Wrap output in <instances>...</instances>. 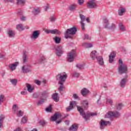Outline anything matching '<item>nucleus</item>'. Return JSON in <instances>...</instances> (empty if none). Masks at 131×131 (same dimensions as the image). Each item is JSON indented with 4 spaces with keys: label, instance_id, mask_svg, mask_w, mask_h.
<instances>
[{
    "label": "nucleus",
    "instance_id": "nucleus-1",
    "mask_svg": "<svg viewBox=\"0 0 131 131\" xmlns=\"http://www.w3.org/2000/svg\"><path fill=\"white\" fill-rule=\"evenodd\" d=\"M81 105V106H77V110L85 120H88L90 118V116H96L97 115V114L95 113L85 114L84 110H88V108H89V101L88 100H84L82 101Z\"/></svg>",
    "mask_w": 131,
    "mask_h": 131
},
{
    "label": "nucleus",
    "instance_id": "nucleus-2",
    "mask_svg": "<svg viewBox=\"0 0 131 131\" xmlns=\"http://www.w3.org/2000/svg\"><path fill=\"white\" fill-rule=\"evenodd\" d=\"M56 80L59 81L58 84H60L58 88L59 92H63L64 89V84L63 82H65L66 79H67V74L66 73H59L56 76Z\"/></svg>",
    "mask_w": 131,
    "mask_h": 131
},
{
    "label": "nucleus",
    "instance_id": "nucleus-3",
    "mask_svg": "<svg viewBox=\"0 0 131 131\" xmlns=\"http://www.w3.org/2000/svg\"><path fill=\"white\" fill-rule=\"evenodd\" d=\"M119 66L118 68L119 74H124L127 73V67L123 64L122 59L119 60Z\"/></svg>",
    "mask_w": 131,
    "mask_h": 131
},
{
    "label": "nucleus",
    "instance_id": "nucleus-4",
    "mask_svg": "<svg viewBox=\"0 0 131 131\" xmlns=\"http://www.w3.org/2000/svg\"><path fill=\"white\" fill-rule=\"evenodd\" d=\"M77 31V29L75 27L67 29L64 33L65 38H72L71 35H74Z\"/></svg>",
    "mask_w": 131,
    "mask_h": 131
},
{
    "label": "nucleus",
    "instance_id": "nucleus-5",
    "mask_svg": "<svg viewBox=\"0 0 131 131\" xmlns=\"http://www.w3.org/2000/svg\"><path fill=\"white\" fill-rule=\"evenodd\" d=\"M76 57V53L74 50H72L68 54L67 59L70 63L74 61V58Z\"/></svg>",
    "mask_w": 131,
    "mask_h": 131
},
{
    "label": "nucleus",
    "instance_id": "nucleus-6",
    "mask_svg": "<svg viewBox=\"0 0 131 131\" xmlns=\"http://www.w3.org/2000/svg\"><path fill=\"white\" fill-rule=\"evenodd\" d=\"M111 117H120V113L118 112H108L105 115V118H111Z\"/></svg>",
    "mask_w": 131,
    "mask_h": 131
},
{
    "label": "nucleus",
    "instance_id": "nucleus-7",
    "mask_svg": "<svg viewBox=\"0 0 131 131\" xmlns=\"http://www.w3.org/2000/svg\"><path fill=\"white\" fill-rule=\"evenodd\" d=\"M88 9H97V3L96 0H90L86 5Z\"/></svg>",
    "mask_w": 131,
    "mask_h": 131
},
{
    "label": "nucleus",
    "instance_id": "nucleus-8",
    "mask_svg": "<svg viewBox=\"0 0 131 131\" xmlns=\"http://www.w3.org/2000/svg\"><path fill=\"white\" fill-rule=\"evenodd\" d=\"M100 129H104L107 125H111V122L109 121H105L101 120L99 123Z\"/></svg>",
    "mask_w": 131,
    "mask_h": 131
},
{
    "label": "nucleus",
    "instance_id": "nucleus-9",
    "mask_svg": "<svg viewBox=\"0 0 131 131\" xmlns=\"http://www.w3.org/2000/svg\"><path fill=\"white\" fill-rule=\"evenodd\" d=\"M40 34V31L38 30L34 31L32 33V35L31 36V38L32 39H36L39 37Z\"/></svg>",
    "mask_w": 131,
    "mask_h": 131
},
{
    "label": "nucleus",
    "instance_id": "nucleus-10",
    "mask_svg": "<svg viewBox=\"0 0 131 131\" xmlns=\"http://www.w3.org/2000/svg\"><path fill=\"white\" fill-rule=\"evenodd\" d=\"M62 115L59 113H56L53 116L50 118V121H56L58 118H61Z\"/></svg>",
    "mask_w": 131,
    "mask_h": 131
},
{
    "label": "nucleus",
    "instance_id": "nucleus-11",
    "mask_svg": "<svg viewBox=\"0 0 131 131\" xmlns=\"http://www.w3.org/2000/svg\"><path fill=\"white\" fill-rule=\"evenodd\" d=\"M115 56H116V52H115V51L112 52V53L110 54L108 56L109 63L113 62V61H114V58H115Z\"/></svg>",
    "mask_w": 131,
    "mask_h": 131
},
{
    "label": "nucleus",
    "instance_id": "nucleus-12",
    "mask_svg": "<svg viewBox=\"0 0 131 131\" xmlns=\"http://www.w3.org/2000/svg\"><path fill=\"white\" fill-rule=\"evenodd\" d=\"M56 54L57 57H61L62 54H63V49L62 47L59 46L56 49Z\"/></svg>",
    "mask_w": 131,
    "mask_h": 131
},
{
    "label": "nucleus",
    "instance_id": "nucleus-13",
    "mask_svg": "<svg viewBox=\"0 0 131 131\" xmlns=\"http://www.w3.org/2000/svg\"><path fill=\"white\" fill-rule=\"evenodd\" d=\"M46 33H51V34H61V32L57 29L55 30H46L45 31Z\"/></svg>",
    "mask_w": 131,
    "mask_h": 131
},
{
    "label": "nucleus",
    "instance_id": "nucleus-14",
    "mask_svg": "<svg viewBox=\"0 0 131 131\" xmlns=\"http://www.w3.org/2000/svg\"><path fill=\"white\" fill-rule=\"evenodd\" d=\"M19 64V62H15L14 63H11L9 65L8 67L11 71H14L17 68V66Z\"/></svg>",
    "mask_w": 131,
    "mask_h": 131
},
{
    "label": "nucleus",
    "instance_id": "nucleus-15",
    "mask_svg": "<svg viewBox=\"0 0 131 131\" xmlns=\"http://www.w3.org/2000/svg\"><path fill=\"white\" fill-rule=\"evenodd\" d=\"M76 106V101H72L70 103V106L66 108L67 111H70L73 109V106Z\"/></svg>",
    "mask_w": 131,
    "mask_h": 131
},
{
    "label": "nucleus",
    "instance_id": "nucleus-16",
    "mask_svg": "<svg viewBox=\"0 0 131 131\" xmlns=\"http://www.w3.org/2000/svg\"><path fill=\"white\" fill-rule=\"evenodd\" d=\"M89 93H90V91L86 89V88H83L81 90V94L83 96V97H86V96L88 95V94H89Z\"/></svg>",
    "mask_w": 131,
    "mask_h": 131
},
{
    "label": "nucleus",
    "instance_id": "nucleus-17",
    "mask_svg": "<svg viewBox=\"0 0 131 131\" xmlns=\"http://www.w3.org/2000/svg\"><path fill=\"white\" fill-rule=\"evenodd\" d=\"M96 59L98 64L100 65V66H103V65H104V60L103 59V57L98 56L96 57Z\"/></svg>",
    "mask_w": 131,
    "mask_h": 131
},
{
    "label": "nucleus",
    "instance_id": "nucleus-18",
    "mask_svg": "<svg viewBox=\"0 0 131 131\" xmlns=\"http://www.w3.org/2000/svg\"><path fill=\"white\" fill-rule=\"evenodd\" d=\"M30 72H31V70L27 68L26 66H24L21 67V73H28Z\"/></svg>",
    "mask_w": 131,
    "mask_h": 131
},
{
    "label": "nucleus",
    "instance_id": "nucleus-19",
    "mask_svg": "<svg viewBox=\"0 0 131 131\" xmlns=\"http://www.w3.org/2000/svg\"><path fill=\"white\" fill-rule=\"evenodd\" d=\"M78 129V126L74 124L72 125L69 128V131H77Z\"/></svg>",
    "mask_w": 131,
    "mask_h": 131
},
{
    "label": "nucleus",
    "instance_id": "nucleus-20",
    "mask_svg": "<svg viewBox=\"0 0 131 131\" xmlns=\"http://www.w3.org/2000/svg\"><path fill=\"white\" fill-rule=\"evenodd\" d=\"M103 25L104 28L108 29V28L110 26V24H109V20H108V19L106 18L103 19Z\"/></svg>",
    "mask_w": 131,
    "mask_h": 131
},
{
    "label": "nucleus",
    "instance_id": "nucleus-21",
    "mask_svg": "<svg viewBox=\"0 0 131 131\" xmlns=\"http://www.w3.org/2000/svg\"><path fill=\"white\" fill-rule=\"evenodd\" d=\"M77 7V4L74 3L70 5L69 7V10L70 11H75V10H76Z\"/></svg>",
    "mask_w": 131,
    "mask_h": 131
},
{
    "label": "nucleus",
    "instance_id": "nucleus-22",
    "mask_svg": "<svg viewBox=\"0 0 131 131\" xmlns=\"http://www.w3.org/2000/svg\"><path fill=\"white\" fill-rule=\"evenodd\" d=\"M26 86L27 91H28V92H29V93H32V92L33 91L34 89L30 85V84H29L28 83H27L26 84Z\"/></svg>",
    "mask_w": 131,
    "mask_h": 131
},
{
    "label": "nucleus",
    "instance_id": "nucleus-23",
    "mask_svg": "<svg viewBox=\"0 0 131 131\" xmlns=\"http://www.w3.org/2000/svg\"><path fill=\"white\" fill-rule=\"evenodd\" d=\"M126 83V78L122 79L120 82V87L123 88H124L125 86Z\"/></svg>",
    "mask_w": 131,
    "mask_h": 131
},
{
    "label": "nucleus",
    "instance_id": "nucleus-24",
    "mask_svg": "<svg viewBox=\"0 0 131 131\" xmlns=\"http://www.w3.org/2000/svg\"><path fill=\"white\" fill-rule=\"evenodd\" d=\"M90 56L92 59V60H95V59H96L97 56V51H93L91 54Z\"/></svg>",
    "mask_w": 131,
    "mask_h": 131
},
{
    "label": "nucleus",
    "instance_id": "nucleus-25",
    "mask_svg": "<svg viewBox=\"0 0 131 131\" xmlns=\"http://www.w3.org/2000/svg\"><path fill=\"white\" fill-rule=\"evenodd\" d=\"M49 97V93L47 91H43L41 94V97L43 98L45 100Z\"/></svg>",
    "mask_w": 131,
    "mask_h": 131
},
{
    "label": "nucleus",
    "instance_id": "nucleus-26",
    "mask_svg": "<svg viewBox=\"0 0 131 131\" xmlns=\"http://www.w3.org/2000/svg\"><path fill=\"white\" fill-rule=\"evenodd\" d=\"M52 99L55 101V102H58L59 101V96H58V94L55 93L52 95Z\"/></svg>",
    "mask_w": 131,
    "mask_h": 131
},
{
    "label": "nucleus",
    "instance_id": "nucleus-27",
    "mask_svg": "<svg viewBox=\"0 0 131 131\" xmlns=\"http://www.w3.org/2000/svg\"><path fill=\"white\" fill-rule=\"evenodd\" d=\"M26 3V0H16V4L19 6H24Z\"/></svg>",
    "mask_w": 131,
    "mask_h": 131
},
{
    "label": "nucleus",
    "instance_id": "nucleus-28",
    "mask_svg": "<svg viewBox=\"0 0 131 131\" xmlns=\"http://www.w3.org/2000/svg\"><path fill=\"white\" fill-rule=\"evenodd\" d=\"M32 13L35 16H36V15H38L39 14V9H38V8H34Z\"/></svg>",
    "mask_w": 131,
    "mask_h": 131
},
{
    "label": "nucleus",
    "instance_id": "nucleus-29",
    "mask_svg": "<svg viewBox=\"0 0 131 131\" xmlns=\"http://www.w3.org/2000/svg\"><path fill=\"white\" fill-rule=\"evenodd\" d=\"M82 47H84V48H86V49L93 47V45L92 43H83L82 44Z\"/></svg>",
    "mask_w": 131,
    "mask_h": 131
},
{
    "label": "nucleus",
    "instance_id": "nucleus-30",
    "mask_svg": "<svg viewBox=\"0 0 131 131\" xmlns=\"http://www.w3.org/2000/svg\"><path fill=\"white\" fill-rule=\"evenodd\" d=\"M16 29L19 31H21V30H24V28L23 27V25L20 24L16 26Z\"/></svg>",
    "mask_w": 131,
    "mask_h": 131
},
{
    "label": "nucleus",
    "instance_id": "nucleus-31",
    "mask_svg": "<svg viewBox=\"0 0 131 131\" xmlns=\"http://www.w3.org/2000/svg\"><path fill=\"white\" fill-rule=\"evenodd\" d=\"M119 27L120 30H121V31H125V28H124V26H123V24H122V23L120 22L119 23Z\"/></svg>",
    "mask_w": 131,
    "mask_h": 131
},
{
    "label": "nucleus",
    "instance_id": "nucleus-32",
    "mask_svg": "<svg viewBox=\"0 0 131 131\" xmlns=\"http://www.w3.org/2000/svg\"><path fill=\"white\" fill-rule=\"evenodd\" d=\"M125 12V9L123 8H121L120 10H118V15L119 16H122L123 13Z\"/></svg>",
    "mask_w": 131,
    "mask_h": 131
},
{
    "label": "nucleus",
    "instance_id": "nucleus-33",
    "mask_svg": "<svg viewBox=\"0 0 131 131\" xmlns=\"http://www.w3.org/2000/svg\"><path fill=\"white\" fill-rule=\"evenodd\" d=\"M54 40L55 41V42H56V43H60V41H61V38L58 37V36H56L53 38Z\"/></svg>",
    "mask_w": 131,
    "mask_h": 131
},
{
    "label": "nucleus",
    "instance_id": "nucleus-34",
    "mask_svg": "<svg viewBox=\"0 0 131 131\" xmlns=\"http://www.w3.org/2000/svg\"><path fill=\"white\" fill-rule=\"evenodd\" d=\"M117 110H121L122 107H123V104L122 103H118L116 105Z\"/></svg>",
    "mask_w": 131,
    "mask_h": 131
},
{
    "label": "nucleus",
    "instance_id": "nucleus-35",
    "mask_svg": "<svg viewBox=\"0 0 131 131\" xmlns=\"http://www.w3.org/2000/svg\"><path fill=\"white\" fill-rule=\"evenodd\" d=\"M48 122H46V121L43 120H41L39 121V125H42V126H45L46 124H47Z\"/></svg>",
    "mask_w": 131,
    "mask_h": 131
},
{
    "label": "nucleus",
    "instance_id": "nucleus-36",
    "mask_svg": "<svg viewBox=\"0 0 131 131\" xmlns=\"http://www.w3.org/2000/svg\"><path fill=\"white\" fill-rule=\"evenodd\" d=\"M45 101H46V99H42L37 102V105L38 106H40V105L43 104L45 103Z\"/></svg>",
    "mask_w": 131,
    "mask_h": 131
},
{
    "label": "nucleus",
    "instance_id": "nucleus-37",
    "mask_svg": "<svg viewBox=\"0 0 131 131\" xmlns=\"http://www.w3.org/2000/svg\"><path fill=\"white\" fill-rule=\"evenodd\" d=\"M27 62V55H26V52H24L23 55V63H26Z\"/></svg>",
    "mask_w": 131,
    "mask_h": 131
},
{
    "label": "nucleus",
    "instance_id": "nucleus-38",
    "mask_svg": "<svg viewBox=\"0 0 131 131\" xmlns=\"http://www.w3.org/2000/svg\"><path fill=\"white\" fill-rule=\"evenodd\" d=\"M80 19H81V22H84L85 21V16H84L83 14H79Z\"/></svg>",
    "mask_w": 131,
    "mask_h": 131
},
{
    "label": "nucleus",
    "instance_id": "nucleus-39",
    "mask_svg": "<svg viewBox=\"0 0 131 131\" xmlns=\"http://www.w3.org/2000/svg\"><path fill=\"white\" fill-rule=\"evenodd\" d=\"M10 82H11L13 85H16L17 84V80L16 79H11Z\"/></svg>",
    "mask_w": 131,
    "mask_h": 131
},
{
    "label": "nucleus",
    "instance_id": "nucleus-40",
    "mask_svg": "<svg viewBox=\"0 0 131 131\" xmlns=\"http://www.w3.org/2000/svg\"><path fill=\"white\" fill-rule=\"evenodd\" d=\"M8 34L9 37H14V32H13V31H12V30L9 31L8 32Z\"/></svg>",
    "mask_w": 131,
    "mask_h": 131
},
{
    "label": "nucleus",
    "instance_id": "nucleus-41",
    "mask_svg": "<svg viewBox=\"0 0 131 131\" xmlns=\"http://www.w3.org/2000/svg\"><path fill=\"white\" fill-rule=\"evenodd\" d=\"M5 100V95H0V106L2 105V103L4 102V100Z\"/></svg>",
    "mask_w": 131,
    "mask_h": 131
},
{
    "label": "nucleus",
    "instance_id": "nucleus-42",
    "mask_svg": "<svg viewBox=\"0 0 131 131\" xmlns=\"http://www.w3.org/2000/svg\"><path fill=\"white\" fill-rule=\"evenodd\" d=\"M27 122V118L26 117H24L21 120L20 123L23 124V123H26Z\"/></svg>",
    "mask_w": 131,
    "mask_h": 131
},
{
    "label": "nucleus",
    "instance_id": "nucleus-43",
    "mask_svg": "<svg viewBox=\"0 0 131 131\" xmlns=\"http://www.w3.org/2000/svg\"><path fill=\"white\" fill-rule=\"evenodd\" d=\"M115 28H116V25L114 24H112L111 25L107 28V29H115Z\"/></svg>",
    "mask_w": 131,
    "mask_h": 131
},
{
    "label": "nucleus",
    "instance_id": "nucleus-44",
    "mask_svg": "<svg viewBox=\"0 0 131 131\" xmlns=\"http://www.w3.org/2000/svg\"><path fill=\"white\" fill-rule=\"evenodd\" d=\"M76 67L78 68V69H83L84 66L82 64H77Z\"/></svg>",
    "mask_w": 131,
    "mask_h": 131
},
{
    "label": "nucleus",
    "instance_id": "nucleus-45",
    "mask_svg": "<svg viewBox=\"0 0 131 131\" xmlns=\"http://www.w3.org/2000/svg\"><path fill=\"white\" fill-rule=\"evenodd\" d=\"M18 109V106H17V104H14L12 106V110L14 112H17V110Z\"/></svg>",
    "mask_w": 131,
    "mask_h": 131
},
{
    "label": "nucleus",
    "instance_id": "nucleus-46",
    "mask_svg": "<svg viewBox=\"0 0 131 131\" xmlns=\"http://www.w3.org/2000/svg\"><path fill=\"white\" fill-rule=\"evenodd\" d=\"M79 75H80L79 73L74 72L73 75V77H79Z\"/></svg>",
    "mask_w": 131,
    "mask_h": 131
},
{
    "label": "nucleus",
    "instance_id": "nucleus-47",
    "mask_svg": "<svg viewBox=\"0 0 131 131\" xmlns=\"http://www.w3.org/2000/svg\"><path fill=\"white\" fill-rule=\"evenodd\" d=\"M77 3H78V5H79L80 6H81V5H83V4L84 3V0H78Z\"/></svg>",
    "mask_w": 131,
    "mask_h": 131
},
{
    "label": "nucleus",
    "instance_id": "nucleus-48",
    "mask_svg": "<svg viewBox=\"0 0 131 131\" xmlns=\"http://www.w3.org/2000/svg\"><path fill=\"white\" fill-rule=\"evenodd\" d=\"M80 24L82 30H83V31H84L85 24H84V23L83 22H80Z\"/></svg>",
    "mask_w": 131,
    "mask_h": 131
},
{
    "label": "nucleus",
    "instance_id": "nucleus-49",
    "mask_svg": "<svg viewBox=\"0 0 131 131\" xmlns=\"http://www.w3.org/2000/svg\"><path fill=\"white\" fill-rule=\"evenodd\" d=\"M46 110L47 112H51L52 111V105H50L48 107L46 108Z\"/></svg>",
    "mask_w": 131,
    "mask_h": 131
},
{
    "label": "nucleus",
    "instance_id": "nucleus-50",
    "mask_svg": "<svg viewBox=\"0 0 131 131\" xmlns=\"http://www.w3.org/2000/svg\"><path fill=\"white\" fill-rule=\"evenodd\" d=\"M34 82L36 84H37V85H40V83H41V82L38 80H35Z\"/></svg>",
    "mask_w": 131,
    "mask_h": 131
},
{
    "label": "nucleus",
    "instance_id": "nucleus-51",
    "mask_svg": "<svg viewBox=\"0 0 131 131\" xmlns=\"http://www.w3.org/2000/svg\"><path fill=\"white\" fill-rule=\"evenodd\" d=\"M83 39H91V38L90 37L89 35L85 34Z\"/></svg>",
    "mask_w": 131,
    "mask_h": 131
},
{
    "label": "nucleus",
    "instance_id": "nucleus-52",
    "mask_svg": "<svg viewBox=\"0 0 131 131\" xmlns=\"http://www.w3.org/2000/svg\"><path fill=\"white\" fill-rule=\"evenodd\" d=\"M112 100L110 99H108L106 100V104H110V105L112 104Z\"/></svg>",
    "mask_w": 131,
    "mask_h": 131
},
{
    "label": "nucleus",
    "instance_id": "nucleus-53",
    "mask_svg": "<svg viewBox=\"0 0 131 131\" xmlns=\"http://www.w3.org/2000/svg\"><path fill=\"white\" fill-rule=\"evenodd\" d=\"M50 21L51 22H55V21H56V18L54 16H51Z\"/></svg>",
    "mask_w": 131,
    "mask_h": 131
},
{
    "label": "nucleus",
    "instance_id": "nucleus-54",
    "mask_svg": "<svg viewBox=\"0 0 131 131\" xmlns=\"http://www.w3.org/2000/svg\"><path fill=\"white\" fill-rule=\"evenodd\" d=\"M3 117H0V128L2 127V126H3Z\"/></svg>",
    "mask_w": 131,
    "mask_h": 131
},
{
    "label": "nucleus",
    "instance_id": "nucleus-55",
    "mask_svg": "<svg viewBox=\"0 0 131 131\" xmlns=\"http://www.w3.org/2000/svg\"><path fill=\"white\" fill-rule=\"evenodd\" d=\"M18 115H19V116H23V112H22L21 111H19L18 113Z\"/></svg>",
    "mask_w": 131,
    "mask_h": 131
},
{
    "label": "nucleus",
    "instance_id": "nucleus-56",
    "mask_svg": "<svg viewBox=\"0 0 131 131\" xmlns=\"http://www.w3.org/2000/svg\"><path fill=\"white\" fill-rule=\"evenodd\" d=\"M73 98L74 99H79L78 96H77V94H73Z\"/></svg>",
    "mask_w": 131,
    "mask_h": 131
},
{
    "label": "nucleus",
    "instance_id": "nucleus-57",
    "mask_svg": "<svg viewBox=\"0 0 131 131\" xmlns=\"http://www.w3.org/2000/svg\"><path fill=\"white\" fill-rule=\"evenodd\" d=\"M40 60L41 62H42V61H43L45 60V56L42 55L40 58Z\"/></svg>",
    "mask_w": 131,
    "mask_h": 131
},
{
    "label": "nucleus",
    "instance_id": "nucleus-58",
    "mask_svg": "<svg viewBox=\"0 0 131 131\" xmlns=\"http://www.w3.org/2000/svg\"><path fill=\"white\" fill-rule=\"evenodd\" d=\"M33 98H37V94L36 93H34L33 95Z\"/></svg>",
    "mask_w": 131,
    "mask_h": 131
},
{
    "label": "nucleus",
    "instance_id": "nucleus-59",
    "mask_svg": "<svg viewBox=\"0 0 131 131\" xmlns=\"http://www.w3.org/2000/svg\"><path fill=\"white\" fill-rule=\"evenodd\" d=\"M62 122V120H59L56 121L57 124H59V123H61Z\"/></svg>",
    "mask_w": 131,
    "mask_h": 131
},
{
    "label": "nucleus",
    "instance_id": "nucleus-60",
    "mask_svg": "<svg viewBox=\"0 0 131 131\" xmlns=\"http://www.w3.org/2000/svg\"><path fill=\"white\" fill-rule=\"evenodd\" d=\"M20 20L21 21H25V17L24 16H22L21 17H20Z\"/></svg>",
    "mask_w": 131,
    "mask_h": 131
},
{
    "label": "nucleus",
    "instance_id": "nucleus-61",
    "mask_svg": "<svg viewBox=\"0 0 131 131\" xmlns=\"http://www.w3.org/2000/svg\"><path fill=\"white\" fill-rule=\"evenodd\" d=\"M45 11H48V10H49V5H47L45 7Z\"/></svg>",
    "mask_w": 131,
    "mask_h": 131
},
{
    "label": "nucleus",
    "instance_id": "nucleus-62",
    "mask_svg": "<svg viewBox=\"0 0 131 131\" xmlns=\"http://www.w3.org/2000/svg\"><path fill=\"white\" fill-rule=\"evenodd\" d=\"M26 92L25 91L21 92V95H26Z\"/></svg>",
    "mask_w": 131,
    "mask_h": 131
},
{
    "label": "nucleus",
    "instance_id": "nucleus-63",
    "mask_svg": "<svg viewBox=\"0 0 131 131\" xmlns=\"http://www.w3.org/2000/svg\"><path fill=\"white\" fill-rule=\"evenodd\" d=\"M85 20L88 23H90V18L88 17L85 19Z\"/></svg>",
    "mask_w": 131,
    "mask_h": 131
},
{
    "label": "nucleus",
    "instance_id": "nucleus-64",
    "mask_svg": "<svg viewBox=\"0 0 131 131\" xmlns=\"http://www.w3.org/2000/svg\"><path fill=\"white\" fill-rule=\"evenodd\" d=\"M7 2H9L10 3H13V0H6Z\"/></svg>",
    "mask_w": 131,
    "mask_h": 131
}]
</instances>
